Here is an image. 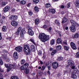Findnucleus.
Returning <instances> with one entry per match:
<instances>
[{
  "label": "nucleus",
  "instance_id": "1",
  "mask_svg": "<svg viewBox=\"0 0 79 79\" xmlns=\"http://www.w3.org/2000/svg\"><path fill=\"white\" fill-rule=\"evenodd\" d=\"M39 38L41 42H45L46 41H47L49 40L50 36L49 35H47L43 33L39 34Z\"/></svg>",
  "mask_w": 79,
  "mask_h": 79
},
{
  "label": "nucleus",
  "instance_id": "2",
  "mask_svg": "<svg viewBox=\"0 0 79 79\" xmlns=\"http://www.w3.org/2000/svg\"><path fill=\"white\" fill-rule=\"evenodd\" d=\"M24 53L26 55H29L31 53V48L29 47V45L28 44H26L24 45Z\"/></svg>",
  "mask_w": 79,
  "mask_h": 79
},
{
  "label": "nucleus",
  "instance_id": "3",
  "mask_svg": "<svg viewBox=\"0 0 79 79\" xmlns=\"http://www.w3.org/2000/svg\"><path fill=\"white\" fill-rule=\"evenodd\" d=\"M28 66H29V64L27 63L21 67V70H26L28 68Z\"/></svg>",
  "mask_w": 79,
  "mask_h": 79
},
{
  "label": "nucleus",
  "instance_id": "4",
  "mask_svg": "<svg viewBox=\"0 0 79 79\" xmlns=\"http://www.w3.org/2000/svg\"><path fill=\"white\" fill-rule=\"evenodd\" d=\"M76 26L74 25H72L70 26L69 28L72 32H75L76 31Z\"/></svg>",
  "mask_w": 79,
  "mask_h": 79
},
{
  "label": "nucleus",
  "instance_id": "5",
  "mask_svg": "<svg viewBox=\"0 0 79 79\" xmlns=\"http://www.w3.org/2000/svg\"><path fill=\"white\" fill-rule=\"evenodd\" d=\"M67 62L69 66H74V62L72 60H68Z\"/></svg>",
  "mask_w": 79,
  "mask_h": 79
},
{
  "label": "nucleus",
  "instance_id": "6",
  "mask_svg": "<svg viewBox=\"0 0 79 79\" xmlns=\"http://www.w3.org/2000/svg\"><path fill=\"white\" fill-rule=\"evenodd\" d=\"M70 45L73 50H76V49H77L76 45L75 43H74L73 42H71Z\"/></svg>",
  "mask_w": 79,
  "mask_h": 79
},
{
  "label": "nucleus",
  "instance_id": "7",
  "mask_svg": "<svg viewBox=\"0 0 79 79\" xmlns=\"http://www.w3.org/2000/svg\"><path fill=\"white\" fill-rule=\"evenodd\" d=\"M23 48L21 47H17L15 48V50L18 52H22Z\"/></svg>",
  "mask_w": 79,
  "mask_h": 79
},
{
  "label": "nucleus",
  "instance_id": "8",
  "mask_svg": "<svg viewBox=\"0 0 79 79\" xmlns=\"http://www.w3.org/2000/svg\"><path fill=\"white\" fill-rule=\"evenodd\" d=\"M71 77L73 79H76L77 78V76L76 75V73L74 71H73L72 73Z\"/></svg>",
  "mask_w": 79,
  "mask_h": 79
},
{
  "label": "nucleus",
  "instance_id": "9",
  "mask_svg": "<svg viewBox=\"0 0 79 79\" xmlns=\"http://www.w3.org/2000/svg\"><path fill=\"white\" fill-rule=\"evenodd\" d=\"M52 66L54 69H56V68L58 66V64L56 62H54L52 64Z\"/></svg>",
  "mask_w": 79,
  "mask_h": 79
},
{
  "label": "nucleus",
  "instance_id": "10",
  "mask_svg": "<svg viewBox=\"0 0 79 79\" xmlns=\"http://www.w3.org/2000/svg\"><path fill=\"white\" fill-rule=\"evenodd\" d=\"M28 33L30 35L32 36L34 35V31L31 29L28 30Z\"/></svg>",
  "mask_w": 79,
  "mask_h": 79
},
{
  "label": "nucleus",
  "instance_id": "11",
  "mask_svg": "<svg viewBox=\"0 0 79 79\" xmlns=\"http://www.w3.org/2000/svg\"><path fill=\"white\" fill-rule=\"evenodd\" d=\"M10 24L12 26H15V27L17 26L18 25V23L17 22L15 21L11 22Z\"/></svg>",
  "mask_w": 79,
  "mask_h": 79
},
{
  "label": "nucleus",
  "instance_id": "12",
  "mask_svg": "<svg viewBox=\"0 0 79 79\" xmlns=\"http://www.w3.org/2000/svg\"><path fill=\"white\" fill-rule=\"evenodd\" d=\"M10 9V7L8 6H7L4 9V12H6L8 11Z\"/></svg>",
  "mask_w": 79,
  "mask_h": 79
},
{
  "label": "nucleus",
  "instance_id": "13",
  "mask_svg": "<svg viewBox=\"0 0 79 79\" xmlns=\"http://www.w3.org/2000/svg\"><path fill=\"white\" fill-rule=\"evenodd\" d=\"M70 23L71 24H73V25H75V26H78L79 25L76 22H75L74 20H70Z\"/></svg>",
  "mask_w": 79,
  "mask_h": 79
},
{
  "label": "nucleus",
  "instance_id": "14",
  "mask_svg": "<svg viewBox=\"0 0 79 79\" xmlns=\"http://www.w3.org/2000/svg\"><path fill=\"white\" fill-rule=\"evenodd\" d=\"M67 21H68V19L65 17H64L62 20V23H66Z\"/></svg>",
  "mask_w": 79,
  "mask_h": 79
},
{
  "label": "nucleus",
  "instance_id": "15",
  "mask_svg": "<svg viewBox=\"0 0 79 79\" xmlns=\"http://www.w3.org/2000/svg\"><path fill=\"white\" fill-rule=\"evenodd\" d=\"M14 58L15 60H17L18 58V53L17 52H15L14 53Z\"/></svg>",
  "mask_w": 79,
  "mask_h": 79
},
{
  "label": "nucleus",
  "instance_id": "16",
  "mask_svg": "<svg viewBox=\"0 0 79 79\" xmlns=\"http://www.w3.org/2000/svg\"><path fill=\"white\" fill-rule=\"evenodd\" d=\"M79 37V34L78 33H76L74 35H72V38L73 39L76 38L77 39Z\"/></svg>",
  "mask_w": 79,
  "mask_h": 79
},
{
  "label": "nucleus",
  "instance_id": "17",
  "mask_svg": "<svg viewBox=\"0 0 79 79\" xmlns=\"http://www.w3.org/2000/svg\"><path fill=\"white\" fill-rule=\"evenodd\" d=\"M62 42H63L62 39L60 38L57 39L56 42L57 44H62Z\"/></svg>",
  "mask_w": 79,
  "mask_h": 79
},
{
  "label": "nucleus",
  "instance_id": "18",
  "mask_svg": "<svg viewBox=\"0 0 79 79\" xmlns=\"http://www.w3.org/2000/svg\"><path fill=\"white\" fill-rule=\"evenodd\" d=\"M25 33H26V31L24 29H23L21 30L20 35H23V34H24Z\"/></svg>",
  "mask_w": 79,
  "mask_h": 79
},
{
  "label": "nucleus",
  "instance_id": "19",
  "mask_svg": "<svg viewBox=\"0 0 79 79\" xmlns=\"http://www.w3.org/2000/svg\"><path fill=\"white\" fill-rule=\"evenodd\" d=\"M21 27H20L18 29V30L17 32H16L15 34H16V35H18L19 34V32H20V31H21Z\"/></svg>",
  "mask_w": 79,
  "mask_h": 79
},
{
  "label": "nucleus",
  "instance_id": "20",
  "mask_svg": "<svg viewBox=\"0 0 79 79\" xmlns=\"http://www.w3.org/2000/svg\"><path fill=\"white\" fill-rule=\"evenodd\" d=\"M9 66L10 68H11V69H12L13 68H16V65L11 64H10Z\"/></svg>",
  "mask_w": 79,
  "mask_h": 79
},
{
  "label": "nucleus",
  "instance_id": "21",
  "mask_svg": "<svg viewBox=\"0 0 79 79\" xmlns=\"http://www.w3.org/2000/svg\"><path fill=\"white\" fill-rule=\"evenodd\" d=\"M49 11L50 12H52V13L53 14L55 13V10L54 9H49Z\"/></svg>",
  "mask_w": 79,
  "mask_h": 79
},
{
  "label": "nucleus",
  "instance_id": "22",
  "mask_svg": "<svg viewBox=\"0 0 79 79\" xmlns=\"http://www.w3.org/2000/svg\"><path fill=\"white\" fill-rule=\"evenodd\" d=\"M14 15H12L10 16V17H9V19L10 20H11V21H14V19H15L14 18V17H15V16H14Z\"/></svg>",
  "mask_w": 79,
  "mask_h": 79
},
{
  "label": "nucleus",
  "instance_id": "23",
  "mask_svg": "<svg viewBox=\"0 0 79 79\" xmlns=\"http://www.w3.org/2000/svg\"><path fill=\"white\" fill-rule=\"evenodd\" d=\"M35 23L36 25L38 24L39 23V19H36L35 20Z\"/></svg>",
  "mask_w": 79,
  "mask_h": 79
},
{
  "label": "nucleus",
  "instance_id": "24",
  "mask_svg": "<svg viewBox=\"0 0 79 79\" xmlns=\"http://www.w3.org/2000/svg\"><path fill=\"white\" fill-rule=\"evenodd\" d=\"M56 48L57 50H60L61 49V45L58 46L56 47Z\"/></svg>",
  "mask_w": 79,
  "mask_h": 79
},
{
  "label": "nucleus",
  "instance_id": "25",
  "mask_svg": "<svg viewBox=\"0 0 79 79\" xmlns=\"http://www.w3.org/2000/svg\"><path fill=\"white\" fill-rule=\"evenodd\" d=\"M55 40L53 39H52L50 42V44L51 45H54V44H55Z\"/></svg>",
  "mask_w": 79,
  "mask_h": 79
},
{
  "label": "nucleus",
  "instance_id": "26",
  "mask_svg": "<svg viewBox=\"0 0 79 79\" xmlns=\"http://www.w3.org/2000/svg\"><path fill=\"white\" fill-rule=\"evenodd\" d=\"M39 2V0H33V3H34L35 4H37V3H38Z\"/></svg>",
  "mask_w": 79,
  "mask_h": 79
},
{
  "label": "nucleus",
  "instance_id": "27",
  "mask_svg": "<svg viewBox=\"0 0 79 79\" xmlns=\"http://www.w3.org/2000/svg\"><path fill=\"white\" fill-rule=\"evenodd\" d=\"M56 53V49H54L52 52V53L51 54V55H53L54 54H55Z\"/></svg>",
  "mask_w": 79,
  "mask_h": 79
},
{
  "label": "nucleus",
  "instance_id": "28",
  "mask_svg": "<svg viewBox=\"0 0 79 79\" xmlns=\"http://www.w3.org/2000/svg\"><path fill=\"white\" fill-rule=\"evenodd\" d=\"M2 30L4 32H5L6 31V27L5 26H3L2 28Z\"/></svg>",
  "mask_w": 79,
  "mask_h": 79
},
{
  "label": "nucleus",
  "instance_id": "29",
  "mask_svg": "<svg viewBox=\"0 0 79 79\" xmlns=\"http://www.w3.org/2000/svg\"><path fill=\"white\" fill-rule=\"evenodd\" d=\"M50 6V4L49 3H48L45 4V7H46V8H49Z\"/></svg>",
  "mask_w": 79,
  "mask_h": 79
},
{
  "label": "nucleus",
  "instance_id": "30",
  "mask_svg": "<svg viewBox=\"0 0 79 79\" xmlns=\"http://www.w3.org/2000/svg\"><path fill=\"white\" fill-rule=\"evenodd\" d=\"M55 23L57 25V26H59L60 24V22L58 21V20H56L55 21Z\"/></svg>",
  "mask_w": 79,
  "mask_h": 79
},
{
  "label": "nucleus",
  "instance_id": "31",
  "mask_svg": "<svg viewBox=\"0 0 79 79\" xmlns=\"http://www.w3.org/2000/svg\"><path fill=\"white\" fill-rule=\"evenodd\" d=\"M26 62V61L24 59H22L21 60V64H23Z\"/></svg>",
  "mask_w": 79,
  "mask_h": 79
},
{
  "label": "nucleus",
  "instance_id": "32",
  "mask_svg": "<svg viewBox=\"0 0 79 79\" xmlns=\"http://www.w3.org/2000/svg\"><path fill=\"white\" fill-rule=\"evenodd\" d=\"M20 4L21 5H25L26 4V1H22L21 2H20Z\"/></svg>",
  "mask_w": 79,
  "mask_h": 79
},
{
  "label": "nucleus",
  "instance_id": "33",
  "mask_svg": "<svg viewBox=\"0 0 79 79\" xmlns=\"http://www.w3.org/2000/svg\"><path fill=\"white\" fill-rule=\"evenodd\" d=\"M10 79H19L18 77L16 76H12L10 77Z\"/></svg>",
  "mask_w": 79,
  "mask_h": 79
},
{
  "label": "nucleus",
  "instance_id": "34",
  "mask_svg": "<svg viewBox=\"0 0 79 79\" xmlns=\"http://www.w3.org/2000/svg\"><path fill=\"white\" fill-rule=\"evenodd\" d=\"M34 10L35 11L37 12V11H39V9L38 8V7H37V6H35L34 7Z\"/></svg>",
  "mask_w": 79,
  "mask_h": 79
},
{
  "label": "nucleus",
  "instance_id": "35",
  "mask_svg": "<svg viewBox=\"0 0 79 79\" xmlns=\"http://www.w3.org/2000/svg\"><path fill=\"white\" fill-rule=\"evenodd\" d=\"M10 70H12V69H11V68L9 66V67L7 68L6 71L7 73H8V72H9L10 71Z\"/></svg>",
  "mask_w": 79,
  "mask_h": 79
},
{
  "label": "nucleus",
  "instance_id": "36",
  "mask_svg": "<svg viewBox=\"0 0 79 79\" xmlns=\"http://www.w3.org/2000/svg\"><path fill=\"white\" fill-rule=\"evenodd\" d=\"M63 60V57H59L57 59V61H61Z\"/></svg>",
  "mask_w": 79,
  "mask_h": 79
},
{
  "label": "nucleus",
  "instance_id": "37",
  "mask_svg": "<svg viewBox=\"0 0 79 79\" xmlns=\"http://www.w3.org/2000/svg\"><path fill=\"white\" fill-rule=\"evenodd\" d=\"M3 64V62L2 61L1 58H0V65H2Z\"/></svg>",
  "mask_w": 79,
  "mask_h": 79
},
{
  "label": "nucleus",
  "instance_id": "38",
  "mask_svg": "<svg viewBox=\"0 0 79 79\" xmlns=\"http://www.w3.org/2000/svg\"><path fill=\"white\" fill-rule=\"evenodd\" d=\"M64 48L65 50H68V49H69V48L68 46H64Z\"/></svg>",
  "mask_w": 79,
  "mask_h": 79
},
{
  "label": "nucleus",
  "instance_id": "39",
  "mask_svg": "<svg viewBox=\"0 0 79 79\" xmlns=\"http://www.w3.org/2000/svg\"><path fill=\"white\" fill-rule=\"evenodd\" d=\"M76 6H77L79 4V0H77L76 1Z\"/></svg>",
  "mask_w": 79,
  "mask_h": 79
},
{
  "label": "nucleus",
  "instance_id": "40",
  "mask_svg": "<svg viewBox=\"0 0 79 79\" xmlns=\"http://www.w3.org/2000/svg\"><path fill=\"white\" fill-rule=\"evenodd\" d=\"M47 30L48 32H51V31H52V27H50L48 29H47Z\"/></svg>",
  "mask_w": 79,
  "mask_h": 79
},
{
  "label": "nucleus",
  "instance_id": "41",
  "mask_svg": "<svg viewBox=\"0 0 79 79\" xmlns=\"http://www.w3.org/2000/svg\"><path fill=\"white\" fill-rule=\"evenodd\" d=\"M76 58H78L79 57V52H78L76 55Z\"/></svg>",
  "mask_w": 79,
  "mask_h": 79
},
{
  "label": "nucleus",
  "instance_id": "42",
  "mask_svg": "<svg viewBox=\"0 0 79 79\" xmlns=\"http://www.w3.org/2000/svg\"><path fill=\"white\" fill-rule=\"evenodd\" d=\"M14 18L15 19H14V21H16V19H17V18H18V16L16 15H14Z\"/></svg>",
  "mask_w": 79,
  "mask_h": 79
},
{
  "label": "nucleus",
  "instance_id": "43",
  "mask_svg": "<svg viewBox=\"0 0 79 79\" xmlns=\"http://www.w3.org/2000/svg\"><path fill=\"white\" fill-rule=\"evenodd\" d=\"M3 74H2L1 73H0V79H3Z\"/></svg>",
  "mask_w": 79,
  "mask_h": 79
},
{
  "label": "nucleus",
  "instance_id": "44",
  "mask_svg": "<svg viewBox=\"0 0 79 79\" xmlns=\"http://www.w3.org/2000/svg\"><path fill=\"white\" fill-rule=\"evenodd\" d=\"M70 5H71V3H70V2H69L68 3L67 5V8H69V7H70Z\"/></svg>",
  "mask_w": 79,
  "mask_h": 79
},
{
  "label": "nucleus",
  "instance_id": "45",
  "mask_svg": "<svg viewBox=\"0 0 79 79\" xmlns=\"http://www.w3.org/2000/svg\"><path fill=\"white\" fill-rule=\"evenodd\" d=\"M29 69H26V70H25V72L26 73V74H28L29 73Z\"/></svg>",
  "mask_w": 79,
  "mask_h": 79
},
{
  "label": "nucleus",
  "instance_id": "46",
  "mask_svg": "<svg viewBox=\"0 0 79 79\" xmlns=\"http://www.w3.org/2000/svg\"><path fill=\"white\" fill-rule=\"evenodd\" d=\"M5 67L6 68H9V67H10V64H5Z\"/></svg>",
  "mask_w": 79,
  "mask_h": 79
},
{
  "label": "nucleus",
  "instance_id": "47",
  "mask_svg": "<svg viewBox=\"0 0 79 79\" xmlns=\"http://www.w3.org/2000/svg\"><path fill=\"white\" fill-rule=\"evenodd\" d=\"M2 5L4 6L6 5V2H3L2 3Z\"/></svg>",
  "mask_w": 79,
  "mask_h": 79
},
{
  "label": "nucleus",
  "instance_id": "48",
  "mask_svg": "<svg viewBox=\"0 0 79 79\" xmlns=\"http://www.w3.org/2000/svg\"><path fill=\"white\" fill-rule=\"evenodd\" d=\"M31 49L35 48V46H34V45H31Z\"/></svg>",
  "mask_w": 79,
  "mask_h": 79
},
{
  "label": "nucleus",
  "instance_id": "49",
  "mask_svg": "<svg viewBox=\"0 0 79 79\" xmlns=\"http://www.w3.org/2000/svg\"><path fill=\"white\" fill-rule=\"evenodd\" d=\"M61 75V74L60 73H59L57 74V77H59Z\"/></svg>",
  "mask_w": 79,
  "mask_h": 79
},
{
  "label": "nucleus",
  "instance_id": "50",
  "mask_svg": "<svg viewBox=\"0 0 79 79\" xmlns=\"http://www.w3.org/2000/svg\"><path fill=\"white\" fill-rule=\"evenodd\" d=\"M30 41L31 42H32V43H33V44H35V43L34 42V40H33V39H30Z\"/></svg>",
  "mask_w": 79,
  "mask_h": 79
},
{
  "label": "nucleus",
  "instance_id": "51",
  "mask_svg": "<svg viewBox=\"0 0 79 79\" xmlns=\"http://www.w3.org/2000/svg\"><path fill=\"white\" fill-rule=\"evenodd\" d=\"M28 13L29 15H32V14H33V13H32V12H31V11L28 12Z\"/></svg>",
  "mask_w": 79,
  "mask_h": 79
},
{
  "label": "nucleus",
  "instance_id": "52",
  "mask_svg": "<svg viewBox=\"0 0 79 79\" xmlns=\"http://www.w3.org/2000/svg\"><path fill=\"white\" fill-rule=\"evenodd\" d=\"M42 53L41 51H40L39 52H38V55H41V54Z\"/></svg>",
  "mask_w": 79,
  "mask_h": 79
},
{
  "label": "nucleus",
  "instance_id": "53",
  "mask_svg": "<svg viewBox=\"0 0 79 79\" xmlns=\"http://www.w3.org/2000/svg\"><path fill=\"white\" fill-rule=\"evenodd\" d=\"M45 69V66L44 65H43L42 66V70H44V69Z\"/></svg>",
  "mask_w": 79,
  "mask_h": 79
},
{
  "label": "nucleus",
  "instance_id": "54",
  "mask_svg": "<svg viewBox=\"0 0 79 79\" xmlns=\"http://www.w3.org/2000/svg\"><path fill=\"white\" fill-rule=\"evenodd\" d=\"M6 61L7 62H9L10 61V59L8 58L6 59Z\"/></svg>",
  "mask_w": 79,
  "mask_h": 79
},
{
  "label": "nucleus",
  "instance_id": "55",
  "mask_svg": "<svg viewBox=\"0 0 79 79\" xmlns=\"http://www.w3.org/2000/svg\"><path fill=\"white\" fill-rule=\"evenodd\" d=\"M43 28H44V29H46V28H47V26L45 25H44V26H43Z\"/></svg>",
  "mask_w": 79,
  "mask_h": 79
},
{
  "label": "nucleus",
  "instance_id": "56",
  "mask_svg": "<svg viewBox=\"0 0 79 79\" xmlns=\"http://www.w3.org/2000/svg\"><path fill=\"white\" fill-rule=\"evenodd\" d=\"M70 66V67H71L72 69H74L75 68V66H74V65H73L72 66Z\"/></svg>",
  "mask_w": 79,
  "mask_h": 79
},
{
  "label": "nucleus",
  "instance_id": "57",
  "mask_svg": "<svg viewBox=\"0 0 79 79\" xmlns=\"http://www.w3.org/2000/svg\"><path fill=\"white\" fill-rule=\"evenodd\" d=\"M2 34L0 32V40H2Z\"/></svg>",
  "mask_w": 79,
  "mask_h": 79
},
{
  "label": "nucleus",
  "instance_id": "58",
  "mask_svg": "<svg viewBox=\"0 0 79 79\" xmlns=\"http://www.w3.org/2000/svg\"><path fill=\"white\" fill-rule=\"evenodd\" d=\"M48 73L49 75H50V70H48Z\"/></svg>",
  "mask_w": 79,
  "mask_h": 79
},
{
  "label": "nucleus",
  "instance_id": "59",
  "mask_svg": "<svg viewBox=\"0 0 79 79\" xmlns=\"http://www.w3.org/2000/svg\"><path fill=\"white\" fill-rule=\"evenodd\" d=\"M64 8V6L62 5L61 6V9H63V8Z\"/></svg>",
  "mask_w": 79,
  "mask_h": 79
},
{
  "label": "nucleus",
  "instance_id": "60",
  "mask_svg": "<svg viewBox=\"0 0 79 79\" xmlns=\"http://www.w3.org/2000/svg\"><path fill=\"white\" fill-rule=\"evenodd\" d=\"M49 50L50 51H52V50H53V48H49Z\"/></svg>",
  "mask_w": 79,
  "mask_h": 79
},
{
  "label": "nucleus",
  "instance_id": "61",
  "mask_svg": "<svg viewBox=\"0 0 79 79\" xmlns=\"http://www.w3.org/2000/svg\"><path fill=\"white\" fill-rule=\"evenodd\" d=\"M48 70H50V66H48Z\"/></svg>",
  "mask_w": 79,
  "mask_h": 79
},
{
  "label": "nucleus",
  "instance_id": "62",
  "mask_svg": "<svg viewBox=\"0 0 79 79\" xmlns=\"http://www.w3.org/2000/svg\"><path fill=\"white\" fill-rule=\"evenodd\" d=\"M31 5V3H28V4L27 5V6H30Z\"/></svg>",
  "mask_w": 79,
  "mask_h": 79
},
{
  "label": "nucleus",
  "instance_id": "63",
  "mask_svg": "<svg viewBox=\"0 0 79 79\" xmlns=\"http://www.w3.org/2000/svg\"><path fill=\"white\" fill-rule=\"evenodd\" d=\"M40 63L41 64H43V62H42V61H40Z\"/></svg>",
  "mask_w": 79,
  "mask_h": 79
},
{
  "label": "nucleus",
  "instance_id": "64",
  "mask_svg": "<svg viewBox=\"0 0 79 79\" xmlns=\"http://www.w3.org/2000/svg\"><path fill=\"white\" fill-rule=\"evenodd\" d=\"M59 0H52L53 2H57V1H58Z\"/></svg>",
  "mask_w": 79,
  "mask_h": 79
}]
</instances>
